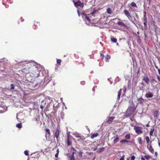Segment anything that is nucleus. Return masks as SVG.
Masks as SVG:
<instances>
[{
  "label": "nucleus",
  "mask_w": 160,
  "mask_h": 160,
  "mask_svg": "<svg viewBox=\"0 0 160 160\" xmlns=\"http://www.w3.org/2000/svg\"><path fill=\"white\" fill-rule=\"evenodd\" d=\"M135 108L131 106L129 107L125 112V116L127 117L131 116L135 112Z\"/></svg>",
  "instance_id": "1"
},
{
  "label": "nucleus",
  "mask_w": 160,
  "mask_h": 160,
  "mask_svg": "<svg viewBox=\"0 0 160 160\" xmlns=\"http://www.w3.org/2000/svg\"><path fill=\"white\" fill-rule=\"evenodd\" d=\"M95 12V11H93L89 14H83L82 16L83 18L85 21L90 22L91 20L90 17H91L92 15H94Z\"/></svg>",
  "instance_id": "2"
},
{
  "label": "nucleus",
  "mask_w": 160,
  "mask_h": 160,
  "mask_svg": "<svg viewBox=\"0 0 160 160\" xmlns=\"http://www.w3.org/2000/svg\"><path fill=\"white\" fill-rule=\"evenodd\" d=\"M142 129V128L141 127L137 126H134V129L135 130L136 133L138 134H141L143 132Z\"/></svg>",
  "instance_id": "3"
},
{
  "label": "nucleus",
  "mask_w": 160,
  "mask_h": 160,
  "mask_svg": "<svg viewBox=\"0 0 160 160\" xmlns=\"http://www.w3.org/2000/svg\"><path fill=\"white\" fill-rule=\"evenodd\" d=\"M61 132L60 130L58 128L54 132V135L56 138L57 141L58 142L59 141V136L60 132Z\"/></svg>",
  "instance_id": "4"
},
{
  "label": "nucleus",
  "mask_w": 160,
  "mask_h": 160,
  "mask_svg": "<svg viewBox=\"0 0 160 160\" xmlns=\"http://www.w3.org/2000/svg\"><path fill=\"white\" fill-rule=\"evenodd\" d=\"M73 2L74 3V6L76 7H80L82 8H83L84 6L83 3L82 2L80 1H78L77 2H75L73 0Z\"/></svg>",
  "instance_id": "5"
},
{
  "label": "nucleus",
  "mask_w": 160,
  "mask_h": 160,
  "mask_svg": "<svg viewBox=\"0 0 160 160\" xmlns=\"http://www.w3.org/2000/svg\"><path fill=\"white\" fill-rule=\"evenodd\" d=\"M72 138L71 135L69 133H68L67 134V141L68 146L72 145Z\"/></svg>",
  "instance_id": "6"
},
{
  "label": "nucleus",
  "mask_w": 160,
  "mask_h": 160,
  "mask_svg": "<svg viewBox=\"0 0 160 160\" xmlns=\"http://www.w3.org/2000/svg\"><path fill=\"white\" fill-rule=\"evenodd\" d=\"M123 12L125 15L129 18L130 17H131V13L129 12L127 9L124 10L123 11Z\"/></svg>",
  "instance_id": "7"
},
{
  "label": "nucleus",
  "mask_w": 160,
  "mask_h": 160,
  "mask_svg": "<svg viewBox=\"0 0 160 160\" xmlns=\"http://www.w3.org/2000/svg\"><path fill=\"white\" fill-rule=\"evenodd\" d=\"M142 80L145 82L147 84H148L149 83V79L147 76H145L143 77Z\"/></svg>",
  "instance_id": "8"
},
{
  "label": "nucleus",
  "mask_w": 160,
  "mask_h": 160,
  "mask_svg": "<svg viewBox=\"0 0 160 160\" xmlns=\"http://www.w3.org/2000/svg\"><path fill=\"white\" fill-rule=\"evenodd\" d=\"M145 97L147 98H151L153 96V94L151 92H147L145 95Z\"/></svg>",
  "instance_id": "9"
},
{
  "label": "nucleus",
  "mask_w": 160,
  "mask_h": 160,
  "mask_svg": "<svg viewBox=\"0 0 160 160\" xmlns=\"http://www.w3.org/2000/svg\"><path fill=\"white\" fill-rule=\"evenodd\" d=\"M147 148L148 149L149 151L151 152L152 154H153L154 152V150L153 148H152V145H149V147L148 146H147Z\"/></svg>",
  "instance_id": "10"
},
{
  "label": "nucleus",
  "mask_w": 160,
  "mask_h": 160,
  "mask_svg": "<svg viewBox=\"0 0 160 160\" xmlns=\"http://www.w3.org/2000/svg\"><path fill=\"white\" fill-rule=\"evenodd\" d=\"M137 100L138 103L141 104H142L145 102V100L142 98L141 97L138 99Z\"/></svg>",
  "instance_id": "11"
},
{
  "label": "nucleus",
  "mask_w": 160,
  "mask_h": 160,
  "mask_svg": "<svg viewBox=\"0 0 160 160\" xmlns=\"http://www.w3.org/2000/svg\"><path fill=\"white\" fill-rule=\"evenodd\" d=\"M115 118V117L112 116L109 117L108 118V120L107 121V123H111L113 121V120Z\"/></svg>",
  "instance_id": "12"
},
{
  "label": "nucleus",
  "mask_w": 160,
  "mask_h": 160,
  "mask_svg": "<svg viewBox=\"0 0 160 160\" xmlns=\"http://www.w3.org/2000/svg\"><path fill=\"white\" fill-rule=\"evenodd\" d=\"M105 150V147H102L99 148L97 151V152L98 153H100L103 152Z\"/></svg>",
  "instance_id": "13"
},
{
  "label": "nucleus",
  "mask_w": 160,
  "mask_h": 160,
  "mask_svg": "<svg viewBox=\"0 0 160 160\" xmlns=\"http://www.w3.org/2000/svg\"><path fill=\"white\" fill-rule=\"evenodd\" d=\"M143 21L144 22V25L145 27H147V18L146 17H143Z\"/></svg>",
  "instance_id": "14"
},
{
  "label": "nucleus",
  "mask_w": 160,
  "mask_h": 160,
  "mask_svg": "<svg viewBox=\"0 0 160 160\" xmlns=\"http://www.w3.org/2000/svg\"><path fill=\"white\" fill-rule=\"evenodd\" d=\"M117 24L120 26H123L124 27H126L127 25L122 22L119 21L117 22Z\"/></svg>",
  "instance_id": "15"
},
{
  "label": "nucleus",
  "mask_w": 160,
  "mask_h": 160,
  "mask_svg": "<svg viewBox=\"0 0 160 160\" xmlns=\"http://www.w3.org/2000/svg\"><path fill=\"white\" fill-rule=\"evenodd\" d=\"M98 135L99 134L98 133L93 134L91 136V138L92 139H93L95 137L98 136Z\"/></svg>",
  "instance_id": "16"
},
{
  "label": "nucleus",
  "mask_w": 160,
  "mask_h": 160,
  "mask_svg": "<svg viewBox=\"0 0 160 160\" xmlns=\"http://www.w3.org/2000/svg\"><path fill=\"white\" fill-rule=\"evenodd\" d=\"M78 138L77 140L79 142H81L82 141L84 140L85 139V138L83 136H81V138Z\"/></svg>",
  "instance_id": "17"
},
{
  "label": "nucleus",
  "mask_w": 160,
  "mask_h": 160,
  "mask_svg": "<svg viewBox=\"0 0 160 160\" xmlns=\"http://www.w3.org/2000/svg\"><path fill=\"white\" fill-rule=\"evenodd\" d=\"M122 90V89H120L119 91L118 92V98L117 99L118 100H119L121 95V92Z\"/></svg>",
  "instance_id": "18"
},
{
  "label": "nucleus",
  "mask_w": 160,
  "mask_h": 160,
  "mask_svg": "<svg viewBox=\"0 0 160 160\" xmlns=\"http://www.w3.org/2000/svg\"><path fill=\"white\" fill-rule=\"evenodd\" d=\"M138 141L139 144L140 145H142L143 143V141L142 139V138L140 137H139L138 138Z\"/></svg>",
  "instance_id": "19"
},
{
  "label": "nucleus",
  "mask_w": 160,
  "mask_h": 160,
  "mask_svg": "<svg viewBox=\"0 0 160 160\" xmlns=\"http://www.w3.org/2000/svg\"><path fill=\"white\" fill-rule=\"evenodd\" d=\"M154 129V128H152L150 129V131L149 132V135L151 137L152 136H153V132Z\"/></svg>",
  "instance_id": "20"
},
{
  "label": "nucleus",
  "mask_w": 160,
  "mask_h": 160,
  "mask_svg": "<svg viewBox=\"0 0 160 160\" xmlns=\"http://www.w3.org/2000/svg\"><path fill=\"white\" fill-rule=\"evenodd\" d=\"M110 58V56L109 55L107 54L105 57V61L108 62Z\"/></svg>",
  "instance_id": "21"
},
{
  "label": "nucleus",
  "mask_w": 160,
  "mask_h": 160,
  "mask_svg": "<svg viewBox=\"0 0 160 160\" xmlns=\"http://www.w3.org/2000/svg\"><path fill=\"white\" fill-rule=\"evenodd\" d=\"M158 111L157 110H155L154 112V117H157L158 115Z\"/></svg>",
  "instance_id": "22"
},
{
  "label": "nucleus",
  "mask_w": 160,
  "mask_h": 160,
  "mask_svg": "<svg viewBox=\"0 0 160 160\" xmlns=\"http://www.w3.org/2000/svg\"><path fill=\"white\" fill-rule=\"evenodd\" d=\"M107 12L109 14H111L112 13V10L110 8H108L107 10Z\"/></svg>",
  "instance_id": "23"
},
{
  "label": "nucleus",
  "mask_w": 160,
  "mask_h": 160,
  "mask_svg": "<svg viewBox=\"0 0 160 160\" xmlns=\"http://www.w3.org/2000/svg\"><path fill=\"white\" fill-rule=\"evenodd\" d=\"M145 139L147 143L148 144L150 142V139L148 136H146L145 137Z\"/></svg>",
  "instance_id": "24"
},
{
  "label": "nucleus",
  "mask_w": 160,
  "mask_h": 160,
  "mask_svg": "<svg viewBox=\"0 0 160 160\" xmlns=\"http://www.w3.org/2000/svg\"><path fill=\"white\" fill-rule=\"evenodd\" d=\"M131 6L132 7H135L137 8L136 4L134 2L131 3Z\"/></svg>",
  "instance_id": "25"
},
{
  "label": "nucleus",
  "mask_w": 160,
  "mask_h": 160,
  "mask_svg": "<svg viewBox=\"0 0 160 160\" xmlns=\"http://www.w3.org/2000/svg\"><path fill=\"white\" fill-rule=\"evenodd\" d=\"M62 60L60 59H57V62L59 65H61V62Z\"/></svg>",
  "instance_id": "26"
},
{
  "label": "nucleus",
  "mask_w": 160,
  "mask_h": 160,
  "mask_svg": "<svg viewBox=\"0 0 160 160\" xmlns=\"http://www.w3.org/2000/svg\"><path fill=\"white\" fill-rule=\"evenodd\" d=\"M111 40L112 42H113L114 43H116L117 42V39L116 38H111Z\"/></svg>",
  "instance_id": "27"
},
{
  "label": "nucleus",
  "mask_w": 160,
  "mask_h": 160,
  "mask_svg": "<svg viewBox=\"0 0 160 160\" xmlns=\"http://www.w3.org/2000/svg\"><path fill=\"white\" fill-rule=\"evenodd\" d=\"M119 138L117 136L116 138L114 140V143H117L118 142V141H119Z\"/></svg>",
  "instance_id": "28"
},
{
  "label": "nucleus",
  "mask_w": 160,
  "mask_h": 160,
  "mask_svg": "<svg viewBox=\"0 0 160 160\" xmlns=\"http://www.w3.org/2000/svg\"><path fill=\"white\" fill-rule=\"evenodd\" d=\"M16 127L19 128H21L22 127V124L21 123L16 124Z\"/></svg>",
  "instance_id": "29"
},
{
  "label": "nucleus",
  "mask_w": 160,
  "mask_h": 160,
  "mask_svg": "<svg viewBox=\"0 0 160 160\" xmlns=\"http://www.w3.org/2000/svg\"><path fill=\"white\" fill-rule=\"evenodd\" d=\"M45 131L46 132L48 133V135L49 136H50V135H51V133L50 132V130L49 129H46V130H45Z\"/></svg>",
  "instance_id": "30"
},
{
  "label": "nucleus",
  "mask_w": 160,
  "mask_h": 160,
  "mask_svg": "<svg viewBox=\"0 0 160 160\" xmlns=\"http://www.w3.org/2000/svg\"><path fill=\"white\" fill-rule=\"evenodd\" d=\"M157 82L156 80L154 78H153L151 80V83L154 84H155Z\"/></svg>",
  "instance_id": "31"
},
{
  "label": "nucleus",
  "mask_w": 160,
  "mask_h": 160,
  "mask_svg": "<svg viewBox=\"0 0 160 160\" xmlns=\"http://www.w3.org/2000/svg\"><path fill=\"white\" fill-rule=\"evenodd\" d=\"M125 138H126V139H129L130 138V134H127L125 136Z\"/></svg>",
  "instance_id": "32"
},
{
  "label": "nucleus",
  "mask_w": 160,
  "mask_h": 160,
  "mask_svg": "<svg viewBox=\"0 0 160 160\" xmlns=\"http://www.w3.org/2000/svg\"><path fill=\"white\" fill-rule=\"evenodd\" d=\"M120 142H122V143L128 142H129V141H128L126 139H122V140H121L120 141Z\"/></svg>",
  "instance_id": "33"
},
{
  "label": "nucleus",
  "mask_w": 160,
  "mask_h": 160,
  "mask_svg": "<svg viewBox=\"0 0 160 160\" xmlns=\"http://www.w3.org/2000/svg\"><path fill=\"white\" fill-rule=\"evenodd\" d=\"M144 157L147 160H149L151 157L148 155H145L144 156Z\"/></svg>",
  "instance_id": "34"
},
{
  "label": "nucleus",
  "mask_w": 160,
  "mask_h": 160,
  "mask_svg": "<svg viewBox=\"0 0 160 160\" xmlns=\"http://www.w3.org/2000/svg\"><path fill=\"white\" fill-rule=\"evenodd\" d=\"M14 87H15V85L13 84H11V88H10L11 89V90L14 89Z\"/></svg>",
  "instance_id": "35"
},
{
  "label": "nucleus",
  "mask_w": 160,
  "mask_h": 160,
  "mask_svg": "<svg viewBox=\"0 0 160 160\" xmlns=\"http://www.w3.org/2000/svg\"><path fill=\"white\" fill-rule=\"evenodd\" d=\"M69 160H75V159L73 156H70L69 157Z\"/></svg>",
  "instance_id": "36"
},
{
  "label": "nucleus",
  "mask_w": 160,
  "mask_h": 160,
  "mask_svg": "<svg viewBox=\"0 0 160 160\" xmlns=\"http://www.w3.org/2000/svg\"><path fill=\"white\" fill-rule=\"evenodd\" d=\"M71 152H76V150H75V149L73 147H72L71 148Z\"/></svg>",
  "instance_id": "37"
},
{
  "label": "nucleus",
  "mask_w": 160,
  "mask_h": 160,
  "mask_svg": "<svg viewBox=\"0 0 160 160\" xmlns=\"http://www.w3.org/2000/svg\"><path fill=\"white\" fill-rule=\"evenodd\" d=\"M75 137L76 138H81V136H79L78 134H74Z\"/></svg>",
  "instance_id": "38"
},
{
  "label": "nucleus",
  "mask_w": 160,
  "mask_h": 160,
  "mask_svg": "<svg viewBox=\"0 0 160 160\" xmlns=\"http://www.w3.org/2000/svg\"><path fill=\"white\" fill-rule=\"evenodd\" d=\"M24 153L26 155L28 156V152L27 150H26L24 152Z\"/></svg>",
  "instance_id": "39"
},
{
  "label": "nucleus",
  "mask_w": 160,
  "mask_h": 160,
  "mask_svg": "<svg viewBox=\"0 0 160 160\" xmlns=\"http://www.w3.org/2000/svg\"><path fill=\"white\" fill-rule=\"evenodd\" d=\"M135 158V157L134 156H132L131 157V160H134Z\"/></svg>",
  "instance_id": "40"
},
{
  "label": "nucleus",
  "mask_w": 160,
  "mask_h": 160,
  "mask_svg": "<svg viewBox=\"0 0 160 160\" xmlns=\"http://www.w3.org/2000/svg\"><path fill=\"white\" fill-rule=\"evenodd\" d=\"M82 152H79V155L81 157H82Z\"/></svg>",
  "instance_id": "41"
},
{
  "label": "nucleus",
  "mask_w": 160,
  "mask_h": 160,
  "mask_svg": "<svg viewBox=\"0 0 160 160\" xmlns=\"http://www.w3.org/2000/svg\"><path fill=\"white\" fill-rule=\"evenodd\" d=\"M143 15H144V17H146L147 16L146 12V11L145 10L143 11Z\"/></svg>",
  "instance_id": "42"
},
{
  "label": "nucleus",
  "mask_w": 160,
  "mask_h": 160,
  "mask_svg": "<svg viewBox=\"0 0 160 160\" xmlns=\"http://www.w3.org/2000/svg\"><path fill=\"white\" fill-rule=\"evenodd\" d=\"M124 155H123L119 160H124Z\"/></svg>",
  "instance_id": "43"
},
{
  "label": "nucleus",
  "mask_w": 160,
  "mask_h": 160,
  "mask_svg": "<svg viewBox=\"0 0 160 160\" xmlns=\"http://www.w3.org/2000/svg\"><path fill=\"white\" fill-rule=\"evenodd\" d=\"M100 57H101L102 58H103L104 57V56L103 54L101 53L100 54Z\"/></svg>",
  "instance_id": "44"
},
{
  "label": "nucleus",
  "mask_w": 160,
  "mask_h": 160,
  "mask_svg": "<svg viewBox=\"0 0 160 160\" xmlns=\"http://www.w3.org/2000/svg\"><path fill=\"white\" fill-rule=\"evenodd\" d=\"M58 152H57L55 155V157L56 158H57L58 157Z\"/></svg>",
  "instance_id": "45"
},
{
  "label": "nucleus",
  "mask_w": 160,
  "mask_h": 160,
  "mask_svg": "<svg viewBox=\"0 0 160 160\" xmlns=\"http://www.w3.org/2000/svg\"><path fill=\"white\" fill-rule=\"evenodd\" d=\"M76 152H72V154L71 156H73Z\"/></svg>",
  "instance_id": "46"
},
{
  "label": "nucleus",
  "mask_w": 160,
  "mask_h": 160,
  "mask_svg": "<svg viewBox=\"0 0 160 160\" xmlns=\"http://www.w3.org/2000/svg\"><path fill=\"white\" fill-rule=\"evenodd\" d=\"M77 12L78 13V15L79 16H80V12L79 10H77Z\"/></svg>",
  "instance_id": "47"
},
{
  "label": "nucleus",
  "mask_w": 160,
  "mask_h": 160,
  "mask_svg": "<svg viewBox=\"0 0 160 160\" xmlns=\"http://www.w3.org/2000/svg\"><path fill=\"white\" fill-rule=\"evenodd\" d=\"M157 79L158 80V81L160 82V77H159L158 76Z\"/></svg>",
  "instance_id": "48"
},
{
  "label": "nucleus",
  "mask_w": 160,
  "mask_h": 160,
  "mask_svg": "<svg viewBox=\"0 0 160 160\" xmlns=\"http://www.w3.org/2000/svg\"><path fill=\"white\" fill-rule=\"evenodd\" d=\"M145 158L143 157H142L141 158L142 160H145Z\"/></svg>",
  "instance_id": "49"
},
{
  "label": "nucleus",
  "mask_w": 160,
  "mask_h": 160,
  "mask_svg": "<svg viewBox=\"0 0 160 160\" xmlns=\"http://www.w3.org/2000/svg\"><path fill=\"white\" fill-rule=\"evenodd\" d=\"M147 1L148 2L149 5L150 4L151 0H147Z\"/></svg>",
  "instance_id": "50"
},
{
  "label": "nucleus",
  "mask_w": 160,
  "mask_h": 160,
  "mask_svg": "<svg viewBox=\"0 0 160 160\" xmlns=\"http://www.w3.org/2000/svg\"><path fill=\"white\" fill-rule=\"evenodd\" d=\"M155 68L157 69V70H158V69H159L158 66H157L156 65H155Z\"/></svg>",
  "instance_id": "51"
},
{
  "label": "nucleus",
  "mask_w": 160,
  "mask_h": 160,
  "mask_svg": "<svg viewBox=\"0 0 160 160\" xmlns=\"http://www.w3.org/2000/svg\"><path fill=\"white\" fill-rule=\"evenodd\" d=\"M68 55V53H66L64 55V57H65L67 56Z\"/></svg>",
  "instance_id": "52"
},
{
  "label": "nucleus",
  "mask_w": 160,
  "mask_h": 160,
  "mask_svg": "<svg viewBox=\"0 0 160 160\" xmlns=\"http://www.w3.org/2000/svg\"><path fill=\"white\" fill-rule=\"evenodd\" d=\"M146 126L147 127H149V123H147L146 124Z\"/></svg>",
  "instance_id": "53"
},
{
  "label": "nucleus",
  "mask_w": 160,
  "mask_h": 160,
  "mask_svg": "<svg viewBox=\"0 0 160 160\" xmlns=\"http://www.w3.org/2000/svg\"><path fill=\"white\" fill-rule=\"evenodd\" d=\"M40 108L41 109H43V106L42 105H41L40 106Z\"/></svg>",
  "instance_id": "54"
},
{
  "label": "nucleus",
  "mask_w": 160,
  "mask_h": 160,
  "mask_svg": "<svg viewBox=\"0 0 160 160\" xmlns=\"http://www.w3.org/2000/svg\"><path fill=\"white\" fill-rule=\"evenodd\" d=\"M126 90V89L125 87L124 88H123V91L124 92H125Z\"/></svg>",
  "instance_id": "55"
},
{
  "label": "nucleus",
  "mask_w": 160,
  "mask_h": 160,
  "mask_svg": "<svg viewBox=\"0 0 160 160\" xmlns=\"http://www.w3.org/2000/svg\"><path fill=\"white\" fill-rule=\"evenodd\" d=\"M155 155L157 156L158 155V153L157 152H155Z\"/></svg>",
  "instance_id": "56"
},
{
  "label": "nucleus",
  "mask_w": 160,
  "mask_h": 160,
  "mask_svg": "<svg viewBox=\"0 0 160 160\" xmlns=\"http://www.w3.org/2000/svg\"><path fill=\"white\" fill-rule=\"evenodd\" d=\"M97 149V148H94L93 150L94 151H95Z\"/></svg>",
  "instance_id": "57"
},
{
  "label": "nucleus",
  "mask_w": 160,
  "mask_h": 160,
  "mask_svg": "<svg viewBox=\"0 0 160 160\" xmlns=\"http://www.w3.org/2000/svg\"><path fill=\"white\" fill-rule=\"evenodd\" d=\"M141 84L143 86H145L144 85V83L143 82H142V83H141Z\"/></svg>",
  "instance_id": "58"
},
{
  "label": "nucleus",
  "mask_w": 160,
  "mask_h": 160,
  "mask_svg": "<svg viewBox=\"0 0 160 160\" xmlns=\"http://www.w3.org/2000/svg\"><path fill=\"white\" fill-rule=\"evenodd\" d=\"M17 118L18 120H19V118H18V116H17Z\"/></svg>",
  "instance_id": "59"
},
{
  "label": "nucleus",
  "mask_w": 160,
  "mask_h": 160,
  "mask_svg": "<svg viewBox=\"0 0 160 160\" xmlns=\"http://www.w3.org/2000/svg\"><path fill=\"white\" fill-rule=\"evenodd\" d=\"M3 111H1V110H0V113H3Z\"/></svg>",
  "instance_id": "60"
},
{
  "label": "nucleus",
  "mask_w": 160,
  "mask_h": 160,
  "mask_svg": "<svg viewBox=\"0 0 160 160\" xmlns=\"http://www.w3.org/2000/svg\"><path fill=\"white\" fill-rule=\"evenodd\" d=\"M35 23H36V24H38V22H35Z\"/></svg>",
  "instance_id": "61"
},
{
  "label": "nucleus",
  "mask_w": 160,
  "mask_h": 160,
  "mask_svg": "<svg viewBox=\"0 0 160 160\" xmlns=\"http://www.w3.org/2000/svg\"><path fill=\"white\" fill-rule=\"evenodd\" d=\"M81 63V64H82V65H83V66H84V64L83 63Z\"/></svg>",
  "instance_id": "62"
},
{
  "label": "nucleus",
  "mask_w": 160,
  "mask_h": 160,
  "mask_svg": "<svg viewBox=\"0 0 160 160\" xmlns=\"http://www.w3.org/2000/svg\"><path fill=\"white\" fill-rule=\"evenodd\" d=\"M57 152H59V150H58V149H57Z\"/></svg>",
  "instance_id": "63"
},
{
  "label": "nucleus",
  "mask_w": 160,
  "mask_h": 160,
  "mask_svg": "<svg viewBox=\"0 0 160 160\" xmlns=\"http://www.w3.org/2000/svg\"><path fill=\"white\" fill-rule=\"evenodd\" d=\"M158 144H159V146L160 147V143H159Z\"/></svg>",
  "instance_id": "64"
}]
</instances>
